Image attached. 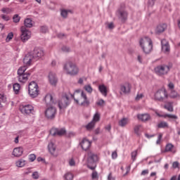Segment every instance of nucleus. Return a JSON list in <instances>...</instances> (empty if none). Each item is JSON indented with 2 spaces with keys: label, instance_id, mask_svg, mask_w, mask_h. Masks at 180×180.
I'll return each instance as SVG.
<instances>
[{
  "label": "nucleus",
  "instance_id": "f257e3e1",
  "mask_svg": "<svg viewBox=\"0 0 180 180\" xmlns=\"http://www.w3.org/2000/svg\"><path fill=\"white\" fill-rule=\"evenodd\" d=\"M79 92H81V90H76L75 95L76 96H79L78 98L74 97V95L70 94V97L72 98L76 103L78 105H81V106H89V100H88V97H86V94L84 93V91H82L80 94Z\"/></svg>",
  "mask_w": 180,
  "mask_h": 180
},
{
  "label": "nucleus",
  "instance_id": "f03ea898",
  "mask_svg": "<svg viewBox=\"0 0 180 180\" xmlns=\"http://www.w3.org/2000/svg\"><path fill=\"white\" fill-rule=\"evenodd\" d=\"M139 45L145 54H150L153 51V41L148 37L141 38Z\"/></svg>",
  "mask_w": 180,
  "mask_h": 180
},
{
  "label": "nucleus",
  "instance_id": "7ed1b4c3",
  "mask_svg": "<svg viewBox=\"0 0 180 180\" xmlns=\"http://www.w3.org/2000/svg\"><path fill=\"white\" fill-rule=\"evenodd\" d=\"M26 70H27L26 66L20 67L18 70V79L21 84L27 82V79H29V77H30L31 73L30 72H25Z\"/></svg>",
  "mask_w": 180,
  "mask_h": 180
},
{
  "label": "nucleus",
  "instance_id": "20e7f679",
  "mask_svg": "<svg viewBox=\"0 0 180 180\" xmlns=\"http://www.w3.org/2000/svg\"><path fill=\"white\" fill-rule=\"evenodd\" d=\"M64 70L69 75H77L79 72V69L77 65L72 62L67 63L64 66Z\"/></svg>",
  "mask_w": 180,
  "mask_h": 180
},
{
  "label": "nucleus",
  "instance_id": "39448f33",
  "mask_svg": "<svg viewBox=\"0 0 180 180\" xmlns=\"http://www.w3.org/2000/svg\"><path fill=\"white\" fill-rule=\"evenodd\" d=\"M28 94L31 98H37L39 96V85L36 82L32 81L29 83Z\"/></svg>",
  "mask_w": 180,
  "mask_h": 180
},
{
  "label": "nucleus",
  "instance_id": "423d86ee",
  "mask_svg": "<svg viewBox=\"0 0 180 180\" xmlns=\"http://www.w3.org/2000/svg\"><path fill=\"white\" fill-rule=\"evenodd\" d=\"M170 68L167 65H158L155 68V72L159 77H162L163 75H167L169 72Z\"/></svg>",
  "mask_w": 180,
  "mask_h": 180
},
{
  "label": "nucleus",
  "instance_id": "0eeeda50",
  "mask_svg": "<svg viewBox=\"0 0 180 180\" xmlns=\"http://www.w3.org/2000/svg\"><path fill=\"white\" fill-rule=\"evenodd\" d=\"M20 39L22 41V43H26L27 40L32 37V32L29 30L26 27L22 26L20 27Z\"/></svg>",
  "mask_w": 180,
  "mask_h": 180
},
{
  "label": "nucleus",
  "instance_id": "6e6552de",
  "mask_svg": "<svg viewBox=\"0 0 180 180\" xmlns=\"http://www.w3.org/2000/svg\"><path fill=\"white\" fill-rule=\"evenodd\" d=\"M155 101H159L160 102L164 101L165 99L168 98V93L165 89H161L158 90L154 96Z\"/></svg>",
  "mask_w": 180,
  "mask_h": 180
},
{
  "label": "nucleus",
  "instance_id": "1a4fd4ad",
  "mask_svg": "<svg viewBox=\"0 0 180 180\" xmlns=\"http://www.w3.org/2000/svg\"><path fill=\"white\" fill-rule=\"evenodd\" d=\"M70 105V96L64 94L58 101V108L60 110L66 109Z\"/></svg>",
  "mask_w": 180,
  "mask_h": 180
},
{
  "label": "nucleus",
  "instance_id": "9d476101",
  "mask_svg": "<svg viewBox=\"0 0 180 180\" xmlns=\"http://www.w3.org/2000/svg\"><path fill=\"white\" fill-rule=\"evenodd\" d=\"M20 111L22 115H32L34 113V107L30 104L20 105Z\"/></svg>",
  "mask_w": 180,
  "mask_h": 180
},
{
  "label": "nucleus",
  "instance_id": "9b49d317",
  "mask_svg": "<svg viewBox=\"0 0 180 180\" xmlns=\"http://www.w3.org/2000/svg\"><path fill=\"white\" fill-rule=\"evenodd\" d=\"M33 61H34L33 56L32 53H30V52H29L23 58V67H26V68H27V67H30V65L33 64Z\"/></svg>",
  "mask_w": 180,
  "mask_h": 180
},
{
  "label": "nucleus",
  "instance_id": "f8f14e48",
  "mask_svg": "<svg viewBox=\"0 0 180 180\" xmlns=\"http://www.w3.org/2000/svg\"><path fill=\"white\" fill-rule=\"evenodd\" d=\"M57 113V109L56 108L51 106L48 108L46 110V118L49 120H53L56 117V115Z\"/></svg>",
  "mask_w": 180,
  "mask_h": 180
},
{
  "label": "nucleus",
  "instance_id": "ddd939ff",
  "mask_svg": "<svg viewBox=\"0 0 180 180\" xmlns=\"http://www.w3.org/2000/svg\"><path fill=\"white\" fill-rule=\"evenodd\" d=\"M30 53L32 54L34 60H39V58H41V57L44 56L43 49L40 48H34V50Z\"/></svg>",
  "mask_w": 180,
  "mask_h": 180
},
{
  "label": "nucleus",
  "instance_id": "4468645a",
  "mask_svg": "<svg viewBox=\"0 0 180 180\" xmlns=\"http://www.w3.org/2000/svg\"><path fill=\"white\" fill-rule=\"evenodd\" d=\"M117 15L122 23H124L127 20V16H129L127 11L123 8L118 10Z\"/></svg>",
  "mask_w": 180,
  "mask_h": 180
},
{
  "label": "nucleus",
  "instance_id": "2eb2a0df",
  "mask_svg": "<svg viewBox=\"0 0 180 180\" xmlns=\"http://www.w3.org/2000/svg\"><path fill=\"white\" fill-rule=\"evenodd\" d=\"M98 161H99V156L98 155L91 151L88 153L87 162L89 164H94V162H98Z\"/></svg>",
  "mask_w": 180,
  "mask_h": 180
},
{
  "label": "nucleus",
  "instance_id": "dca6fc26",
  "mask_svg": "<svg viewBox=\"0 0 180 180\" xmlns=\"http://www.w3.org/2000/svg\"><path fill=\"white\" fill-rule=\"evenodd\" d=\"M50 134L51 136H64V134H65V129L52 128L50 130Z\"/></svg>",
  "mask_w": 180,
  "mask_h": 180
},
{
  "label": "nucleus",
  "instance_id": "f3484780",
  "mask_svg": "<svg viewBox=\"0 0 180 180\" xmlns=\"http://www.w3.org/2000/svg\"><path fill=\"white\" fill-rule=\"evenodd\" d=\"M48 78L51 85H53V86H56V85H57V82H58V79L57 78L56 73L50 72Z\"/></svg>",
  "mask_w": 180,
  "mask_h": 180
},
{
  "label": "nucleus",
  "instance_id": "a211bd4d",
  "mask_svg": "<svg viewBox=\"0 0 180 180\" xmlns=\"http://www.w3.org/2000/svg\"><path fill=\"white\" fill-rule=\"evenodd\" d=\"M12 155H13V157H15L16 158H19V157H22V155H23V148L22 147L15 148L13 150Z\"/></svg>",
  "mask_w": 180,
  "mask_h": 180
},
{
  "label": "nucleus",
  "instance_id": "6ab92c4d",
  "mask_svg": "<svg viewBox=\"0 0 180 180\" xmlns=\"http://www.w3.org/2000/svg\"><path fill=\"white\" fill-rule=\"evenodd\" d=\"M161 44L162 51H163V53H166L167 54H168V53H169L170 51L169 44L168 43V41H167L166 39H162L161 41Z\"/></svg>",
  "mask_w": 180,
  "mask_h": 180
},
{
  "label": "nucleus",
  "instance_id": "aec40b11",
  "mask_svg": "<svg viewBox=\"0 0 180 180\" xmlns=\"http://www.w3.org/2000/svg\"><path fill=\"white\" fill-rule=\"evenodd\" d=\"M80 146L84 151H87L91 148V141L88 139H83L82 141L80 143Z\"/></svg>",
  "mask_w": 180,
  "mask_h": 180
},
{
  "label": "nucleus",
  "instance_id": "412c9836",
  "mask_svg": "<svg viewBox=\"0 0 180 180\" xmlns=\"http://www.w3.org/2000/svg\"><path fill=\"white\" fill-rule=\"evenodd\" d=\"M137 117L141 122H148L151 120V116L148 113L138 114Z\"/></svg>",
  "mask_w": 180,
  "mask_h": 180
},
{
  "label": "nucleus",
  "instance_id": "4be33fe9",
  "mask_svg": "<svg viewBox=\"0 0 180 180\" xmlns=\"http://www.w3.org/2000/svg\"><path fill=\"white\" fill-rule=\"evenodd\" d=\"M130 89H131V85L129 83H125L120 86V91L124 94H129Z\"/></svg>",
  "mask_w": 180,
  "mask_h": 180
},
{
  "label": "nucleus",
  "instance_id": "5701e85b",
  "mask_svg": "<svg viewBox=\"0 0 180 180\" xmlns=\"http://www.w3.org/2000/svg\"><path fill=\"white\" fill-rule=\"evenodd\" d=\"M48 150L49 153L54 154L56 153V150H57V146L54 143L50 142L48 145Z\"/></svg>",
  "mask_w": 180,
  "mask_h": 180
},
{
  "label": "nucleus",
  "instance_id": "b1692460",
  "mask_svg": "<svg viewBox=\"0 0 180 180\" xmlns=\"http://www.w3.org/2000/svg\"><path fill=\"white\" fill-rule=\"evenodd\" d=\"M98 89L100 92L102 94V95H103L104 96H108V88L106 87V86H105V84L99 85Z\"/></svg>",
  "mask_w": 180,
  "mask_h": 180
},
{
  "label": "nucleus",
  "instance_id": "393cba45",
  "mask_svg": "<svg viewBox=\"0 0 180 180\" xmlns=\"http://www.w3.org/2000/svg\"><path fill=\"white\" fill-rule=\"evenodd\" d=\"M143 130V126L141 124L136 125L134 128V133L135 134H136V136H140Z\"/></svg>",
  "mask_w": 180,
  "mask_h": 180
},
{
  "label": "nucleus",
  "instance_id": "a878e982",
  "mask_svg": "<svg viewBox=\"0 0 180 180\" xmlns=\"http://www.w3.org/2000/svg\"><path fill=\"white\" fill-rule=\"evenodd\" d=\"M165 29H167V24H160L158 25L156 32L162 33L163 32H165Z\"/></svg>",
  "mask_w": 180,
  "mask_h": 180
},
{
  "label": "nucleus",
  "instance_id": "bb28decb",
  "mask_svg": "<svg viewBox=\"0 0 180 180\" xmlns=\"http://www.w3.org/2000/svg\"><path fill=\"white\" fill-rule=\"evenodd\" d=\"M26 164H27L26 160H25L23 159H20L15 162V165L18 168H23V167H25V165H26Z\"/></svg>",
  "mask_w": 180,
  "mask_h": 180
},
{
  "label": "nucleus",
  "instance_id": "cd10ccee",
  "mask_svg": "<svg viewBox=\"0 0 180 180\" xmlns=\"http://www.w3.org/2000/svg\"><path fill=\"white\" fill-rule=\"evenodd\" d=\"M24 27H33V21H32V19L30 18H27L24 21Z\"/></svg>",
  "mask_w": 180,
  "mask_h": 180
},
{
  "label": "nucleus",
  "instance_id": "c85d7f7f",
  "mask_svg": "<svg viewBox=\"0 0 180 180\" xmlns=\"http://www.w3.org/2000/svg\"><path fill=\"white\" fill-rule=\"evenodd\" d=\"M128 124H129V119L127 118H122L118 122L119 126H120L121 127H124Z\"/></svg>",
  "mask_w": 180,
  "mask_h": 180
},
{
  "label": "nucleus",
  "instance_id": "c756f323",
  "mask_svg": "<svg viewBox=\"0 0 180 180\" xmlns=\"http://www.w3.org/2000/svg\"><path fill=\"white\" fill-rule=\"evenodd\" d=\"M156 114L160 117H169V119H174V120L178 119V117L176 115H174L165 114L164 115H160V113H158V112H156Z\"/></svg>",
  "mask_w": 180,
  "mask_h": 180
},
{
  "label": "nucleus",
  "instance_id": "7c9ffc66",
  "mask_svg": "<svg viewBox=\"0 0 180 180\" xmlns=\"http://www.w3.org/2000/svg\"><path fill=\"white\" fill-rule=\"evenodd\" d=\"M13 91L15 94H19V91H20V84L19 83H15L13 86Z\"/></svg>",
  "mask_w": 180,
  "mask_h": 180
},
{
  "label": "nucleus",
  "instance_id": "2f4dec72",
  "mask_svg": "<svg viewBox=\"0 0 180 180\" xmlns=\"http://www.w3.org/2000/svg\"><path fill=\"white\" fill-rule=\"evenodd\" d=\"M170 97L173 98L174 99H176L180 97V95L176 91L172 90V91L170 93Z\"/></svg>",
  "mask_w": 180,
  "mask_h": 180
},
{
  "label": "nucleus",
  "instance_id": "473e14b6",
  "mask_svg": "<svg viewBox=\"0 0 180 180\" xmlns=\"http://www.w3.org/2000/svg\"><path fill=\"white\" fill-rule=\"evenodd\" d=\"M65 179L66 180H72L74 178V174L71 172H68L64 176Z\"/></svg>",
  "mask_w": 180,
  "mask_h": 180
},
{
  "label": "nucleus",
  "instance_id": "72a5a7b5",
  "mask_svg": "<svg viewBox=\"0 0 180 180\" xmlns=\"http://www.w3.org/2000/svg\"><path fill=\"white\" fill-rule=\"evenodd\" d=\"M165 109H167L169 112H174V107H172V104L170 103L165 105L164 106Z\"/></svg>",
  "mask_w": 180,
  "mask_h": 180
},
{
  "label": "nucleus",
  "instance_id": "f704fd0d",
  "mask_svg": "<svg viewBox=\"0 0 180 180\" xmlns=\"http://www.w3.org/2000/svg\"><path fill=\"white\" fill-rule=\"evenodd\" d=\"M94 127H95V122H94V121H91L90 123H89L86 126V130H92V129H94Z\"/></svg>",
  "mask_w": 180,
  "mask_h": 180
},
{
  "label": "nucleus",
  "instance_id": "c9c22d12",
  "mask_svg": "<svg viewBox=\"0 0 180 180\" xmlns=\"http://www.w3.org/2000/svg\"><path fill=\"white\" fill-rule=\"evenodd\" d=\"M70 12H71V11L70 10H65L63 9L61 11L60 15L62 18H67L68 13H70Z\"/></svg>",
  "mask_w": 180,
  "mask_h": 180
},
{
  "label": "nucleus",
  "instance_id": "e433bc0d",
  "mask_svg": "<svg viewBox=\"0 0 180 180\" xmlns=\"http://www.w3.org/2000/svg\"><path fill=\"white\" fill-rule=\"evenodd\" d=\"M158 127L159 129H165V127H168V123L165 122H161L158 124Z\"/></svg>",
  "mask_w": 180,
  "mask_h": 180
},
{
  "label": "nucleus",
  "instance_id": "4c0bfd02",
  "mask_svg": "<svg viewBox=\"0 0 180 180\" xmlns=\"http://www.w3.org/2000/svg\"><path fill=\"white\" fill-rule=\"evenodd\" d=\"M100 119H101V115H99V113L97 112L94 115L92 122H94V123H96V122H99Z\"/></svg>",
  "mask_w": 180,
  "mask_h": 180
},
{
  "label": "nucleus",
  "instance_id": "58836bf2",
  "mask_svg": "<svg viewBox=\"0 0 180 180\" xmlns=\"http://www.w3.org/2000/svg\"><path fill=\"white\" fill-rule=\"evenodd\" d=\"M32 179H39L40 178V174H39V172H34L32 174Z\"/></svg>",
  "mask_w": 180,
  "mask_h": 180
},
{
  "label": "nucleus",
  "instance_id": "ea45409f",
  "mask_svg": "<svg viewBox=\"0 0 180 180\" xmlns=\"http://www.w3.org/2000/svg\"><path fill=\"white\" fill-rule=\"evenodd\" d=\"M13 39V32H9L6 37V41H11Z\"/></svg>",
  "mask_w": 180,
  "mask_h": 180
},
{
  "label": "nucleus",
  "instance_id": "a19ab883",
  "mask_svg": "<svg viewBox=\"0 0 180 180\" xmlns=\"http://www.w3.org/2000/svg\"><path fill=\"white\" fill-rule=\"evenodd\" d=\"M1 12L3 13H6L7 15H8V13H11V12H12V9H11L9 8H3L1 9Z\"/></svg>",
  "mask_w": 180,
  "mask_h": 180
},
{
  "label": "nucleus",
  "instance_id": "79ce46f5",
  "mask_svg": "<svg viewBox=\"0 0 180 180\" xmlns=\"http://www.w3.org/2000/svg\"><path fill=\"white\" fill-rule=\"evenodd\" d=\"M84 89L86 91V92H89V94H91L93 91L92 86H91L89 84L84 86Z\"/></svg>",
  "mask_w": 180,
  "mask_h": 180
},
{
  "label": "nucleus",
  "instance_id": "37998d69",
  "mask_svg": "<svg viewBox=\"0 0 180 180\" xmlns=\"http://www.w3.org/2000/svg\"><path fill=\"white\" fill-rule=\"evenodd\" d=\"M13 20L15 23L19 22L20 20V18H19V15H18V14L14 15V16L13 18Z\"/></svg>",
  "mask_w": 180,
  "mask_h": 180
},
{
  "label": "nucleus",
  "instance_id": "c03bdc74",
  "mask_svg": "<svg viewBox=\"0 0 180 180\" xmlns=\"http://www.w3.org/2000/svg\"><path fill=\"white\" fill-rule=\"evenodd\" d=\"M28 158L31 162H33L36 160V155L34 154H30L29 155Z\"/></svg>",
  "mask_w": 180,
  "mask_h": 180
},
{
  "label": "nucleus",
  "instance_id": "a18cd8bd",
  "mask_svg": "<svg viewBox=\"0 0 180 180\" xmlns=\"http://www.w3.org/2000/svg\"><path fill=\"white\" fill-rule=\"evenodd\" d=\"M172 148H174V145H172L171 143H168L166 146L165 151H171V150H172Z\"/></svg>",
  "mask_w": 180,
  "mask_h": 180
},
{
  "label": "nucleus",
  "instance_id": "49530a36",
  "mask_svg": "<svg viewBox=\"0 0 180 180\" xmlns=\"http://www.w3.org/2000/svg\"><path fill=\"white\" fill-rule=\"evenodd\" d=\"M137 157V150H134L131 153V160L136 161V158Z\"/></svg>",
  "mask_w": 180,
  "mask_h": 180
},
{
  "label": "nucleus",
  "instance_id": "de8ad7c7",
  "mask_svg": "<svg viewBox=\"0 0 180 180\" xmlns=\"http://www.w3.org/2000/svg\"><path fill=\"white\" fill-rule=\"evenodd\" d=\"M46 98L50 101L51 103H54V100H53V96L51 94H47Z\"/></svg>",
  "mask_w": 180,
  "mask_h": 180
},
{
  "label": "nucleus",
  "instance_id": "09e8293b",
  "mask_svg": "<svg viewBox=\"0 0 180 180\" xmlns=\"http://www.w3.org/2000/svg\"><path fill=\"white\" fill-rule=\"evenodd\" d=\"M1 19H3V20H5L6 22H8V20H9V17L4 14H1Z\"/></svg>",
  "mask_w": 180,
  "mask_h": 180
},
{
  "label": "nucleus",
  "instance_id": "8fccbe9b",
  "mask_svg": "<svg viewBox=\"0 0 180 180\" xmlns=\"http://www.w3.org/2000/svg\"><path fill=\"white\" fill-rule=\"evenodd\" d=\"M162 139V134H159L158 140L156 141L157 144H160Z\"/></svg>",
  "mask_w": 180,
  "mask_h": 180
},
{
  "label": "nucleus",
  "instance_id": "3c124183",
  "mask_svg": "<svg viewBox=\"0 0 180 180\" xmlns=\"http://www.w3.org/2000/svg\"><path fill=\"white\" fill-rule=\"evenodd\" d=\"M172 168H174V169H176V168H179V162H174L172 163Z\"/></svg>",
  "mask_w": 180,
  "mask_h": 180
},
{
  "label": "nucleus",
  "instance_id": "603ef678",
  "mask_svg": "<svg viewBox=\"0 0 180 180\" xmlns=\"http://www.w3.org/2000/svg\"><path fill=\"white\" fill-rule=\"evenodd\" d=\"M144 95L143 94H138L136 97V101H140V99H143V97Z\"/></svg>",
  "mask_w": 180,
  "mask_h": 180
},
{
  "label": "nucleus",
  "instance_id": "864d4df0",
  "mask_svg": "<svg viewBox=\"0 0 180 180\" xmlns=\"http://www.w3.org/2000/svg\"><path fill=\"white\" fill-rule=\"evenodd\" d=\"M97 105L98 106H103V105H105V101H103V99L98 100V101L97 102Z\"/></svg>",
  "mask_w": 180,
  "mask_h": 180
},
{
  "label": "nucleus",
  "instance_id": "5fc2aeb1",
  "mask_svg": "<svg viewBox=\"0 0 180 180\" xmlns=\"http://www.w3.org/2000/svg\"><path fill=\"white\" fill-rule=\"evenodd\" d=\"M137 60L139 63H143V55H138Z\"/></svg>",
  "mask_w": 180,
  "mask_h": 180
},
{
  "label": "nucleus",
  "instance_id": "6e6d98bb",
  "mask_svg": "<svg viewBox=\"0 0 180 180\" xmlns=\"http://www.w3.org/2000/svg\"><path fill=\"white\" fill-rule=\"evenodd\" d=\"M112 160H116V158H117V152L116 151L112 152Z\"/></svg>",
  "mask_w": 180,
  "mask_h": 180
},
{
  "label": "nucleus",
  "instance_id": "4d7b16f0",
  "mask_svg": "<svg viewBox=\"0 0 180 180\" xmlns=\"http://www.w3.org/2000/svg\"><path fill=\"white\" fill-rule=\"evenodd\" d=\"M168 88L169 89H174V88H175V85L174 84V83L169 82L168 84Z\"/></svg>",
  "mask_w": 180,
  "mask_h": 180
},
{
  "label": "nucleus",
  "instance_id": "13d9d810",
  "mask_svg": "<svg viewBox=\"0 0 180 180\" xmlns=\"http://www.w3.org/2000/svg\"><path fill=\"white\" fill-rule=\"evenodd\" d=\"M69 165H70V167H74V165H75V161L73 159L70 160Z\"/></svg>",
  "mask_w": 180,
  "mask_h": 180
},
{
  "label": "nucleus",
  "instance_id": "bf43d9fd",
  "mask_svg": "<svg viewBox=\"0 0 180 180\" xmlns=\"http://www.w3.org/2000/svg\"><path fill=\"white\" fill-rule=\"evenodd\" d=\"M62 50L65 52V53H68L70 51V48L67 47V46H63L62 48Z\"/></svg>",
  "mask_w": 180,
  "mask_h": 180
},
{
  "label": "nucleus",
  "instance_id": "052dcab7",
  "mask_svg": "<svg viewBox=\"0 0 180 180\" xmlns=\"http://www.w3.org/2000/svg\"><path fill=\"white\" fill-rule=\"evenodd\" d=\"M155 1L156 0H148V5H150V6H153Z\"/></svg>",
  "mask_w": 180,
  "mask_h": 180
},
{
  "label": "nucleus",
  "instance_id": "680f3d73",
  "mask_svg": "<svg viewBox=\"0 0 180 180\" xmlns=\"http://www.w3.org/2000/svg\"><path fill=\"white\" fill-rule=\"evenodd\" d=\"M37 161H38V162H45L44 158H43L41 157L37 158Z\"/></svg>",
  "mask_w": 180,
  "mask_h": 180
},
{
  "label": "nucleus",
  "instance_id": "e2e57ef3",
  "mask_svg": "<svg viewBox=\"0 0 180 180\" xmlns=\"http://www.w3.org/2000/svg\"><path fill=\"white\" fill-rule=\"evenodd\" d=\"M148 169H145V170H143V171L141 172V175L144 176V175H148Z\"/></svg>",
  "mask_w": 180,
  "mask_h": 180
},
{
  "label": "nucleus",
  "instance_id": "0e129e2a",
  "mask_svg": "<svg viewBox=\"0 0 180 180\" xmlns=\"http://www.w3.org/2000/svg\"><path fill=\"white\" fill-rule=\"evenodd\" d=\"M41 33H46V26H41L40 29Z\"/></svg>",
  "mask_w": 180,
  "mask_h": 180
},
{
  "label": "nucleus",
  "instance_id": "69168bd1",
  "mask_svg": "<svg viewBox=\"0 0 180 180\" xmlns=\"http://www.w3.org/2000/svg\"><path fill=\"white\" fill-rule=\"evenodd\" d=\"M171 180H180V174L178 176V177L176 176H173L171 178Z\"/></svg>",
  "mask_w": 180,
  "mask_h": 180
},
{
  "label": "nucleus",
  "instance_id": "338daca9",
  "mask_svg": "<svg viewBox=\"0 0 180 180\" xmlns=\"http://www.w3.org/2000/svg\"><path fill=\"white\" fill-rule=\"evenodd\" d=\"M108 180H115V177H113V176H112V173H110L108 174Z\"/></svg>",
  "mask_w": 180,
  "mask_h": 180
},
{
  "label": "nucleus",
  "instance_id": "774afa93",
  "mask_svg": "<svg viewBox=\"0 0 180 180\" xmlns=\"http://www.w3.org/2000/svg\"><path fill=\"white\" fill-rule=\"evenodd\" d=\"M108 29H113V27H115L113 22L108 23Z\"/></svg>",
  "mask_w": 180,
  "mask_h": 180
}]
</instances>
